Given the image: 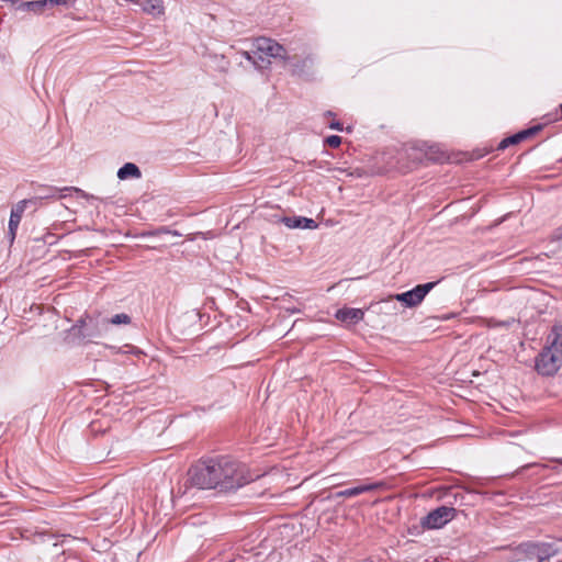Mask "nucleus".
Returning a JSON list of instances; mask_svg holds the SVG:
<instances>
[{
	"instance_id": "obj_1",
	"label": "nucleus",
	"mask_w": 562,
	"mask_h": 562,
	"mask_svg": "<svg viewBox=\"0 0 562 562\" xmlns=\"http://www.w3.org/2000/svg\"><path fill=\"white\" fill-rule=\"evenodd\" d=\"M188 475L192 486L220 492L236 491L254 480L245 464L231 456L203 458L189 469Z\"/></svg>"
},
{
	"instance_id": "obj_2",
	"label": "nucleus",
	"mask_w": 562,
	"mask_h": 562,
	"mask_svg": "<svg viewBox=\"0 0 562 562\" xmlns=\"http://www.w3.org/2000/svg\"><path fill=\"white\" fill-rule=\"evenodd\" d=\"M106 318L86 314L71 327L70 334L85 342H95L108 329Z\"/></svg>"
},
{
	"instance_id": "obj_3",
	"label": "nucleus",
	"mask_w": 562,
	"mask_h": 562,
	"mask_svg": "<svg viewBox=\"0 0 562 562\" xmlns=\"http://www.w3.org/2000/svg\"><path fill=\"white\" fill-rule=\"evenodd\" d=\"M557 553L552 543L528 541L515 548L514 558L517 562H543Z\"/></svg>"
},
{
	"instance_id": "obj_4",
	"label": "nucleus",
	"mask_w": 562,
	"mask_h": 562,
	"mask_svg": "<svg viewBox=\"0 0 562 562\" xmlns=\"http://www.w3.org/2000/svg\"><path fill=\"white\" fill-rule=\"evenodd\" d=\"M457 513L454 507L439 506L423 517L420 524L425 529H439L451 521Z\"/></svg>"
},
{
	"instance_id": "obj_5",
	"label": "nucleus",
	"mask_w": 562,
	"mask_h": 562,
	"mask_svg": "<svg viewBox=\"0 0 562 562\" xmlns=\"http://www.w3.org/2000/svg\"><path fill=\"white\" fill-rule=\"evenodd\" d=\"M562 366V357L547 346L536 358V370L539 374L550 376L558 372Z\"/></svg>"
},
{
	"instance_id": "obj_6",
	"label": "nucleus",
	"mask_w": 562,
	"mask_h": 562,
	"mask_svg": "<svg viewBox=\"0 0 562 562\" xmlns=\"http://www.w3.org/2000/svg\"><path fill=\"white\" fill-rule=\"evenodd\" d=\"M439 283V281L428 282L424 284H418L414 289L406 291L404 293H400L394 295L393 297L402 303H404L407 307H415L419 305L425 296Z\"/></svg>"
},
{
	"instance_id": "obj_7",
	"label": "nucleus",
	"mask_w": 562,
	"mask_h": 562,
	"mask_svg": "<svg viewBox=\"0 0 562 562\" xmlns=\"http://www.w3.org/2000/svg\"><path fill=\"white\" fill-rule=\"evenodd\" d=\"M256 48L258 49V53H262L268 58L281 59L282 61L289 59L286 49L271 38H258L256 41Z\"/></svg>"
},
{
	"instance_id": "obj_8",
	"label": "nucleus",
	"mask_w": 562,
	"mask_h": 562,
	"mask_svg": "<svg viewBox=\"0 0 562 562\" xmlns=\"http://www.w3.org/2000/svg\"><path fill=\"white\" fill-rule=\"evenodd\" d=\"M74 4V0H35V1H25L21 2L16 5V11L22 12H34L42 13L46 7L53 5H65L71 7Z\"/></svg>"
},
{
	"instance_id": "obj_9",
	"label": "nucleus",
	"mask_w": 562,
	"mask_h": 562,
	"mask_svg": "<svg viewBox=\"0 0 562 562\" xmlns=\"http://www.w3.org/2000/svg\"><path fill=\"white\" fill-rule=\"evenodd\" d=\"M29 202H32V200L24 199L22 201H19L11 210L7 234L10 245L14 243L16 231L19 228L23 213L27 204H30Z\"/></svg>"
},
{
	"instance_id": "obj_10",
	"label": "nucleus",
	"mask_w": 562,
	"mask_h": 562,
	"mask_svg": "<svg viewBox=\"0 0 562 562\" xmlns=\"http://www.w3.org/2000/svg\"><path fill=\"white\" fill-rule=\"evenodd\" d=\"M543 128V125L542 124H537V125H533L529 128H526V130H522V131H519L518 133L512 135V136H508L506 138H504L503 140L499 142L498 146H497V150H504L505 148L512 146V145H517L530 137H533L535 135H537L539 132H541Z\"/></svg>"
},
{
	"instance_id": "obj_11",
	"label": "nucleus",
	"mask_w": 562,
	"mask_h": 562,
	"mask_svg": "<svg viewBox=\"0 0 562 562\" xmlns=\"http://www.w3.org/2000/svg\"><path fill=\"white\" fill-rule=\"evenodd\" d=\"M68 190H75L77 192L80 191L77 188L58 189V188L52 187V186H38L35 189V195L30 199V200H32V202H29V203L36 206L37 203L41 202L42 200L58 199L59 198L58 193L60 191H68Z\"/></svg>"
},
{
	"instance_id": "obj_12",
	"label": "nucleus",
	"mask_w": 562,
	"mask_h": 562,
	"mask_svg": "<svg viewBox=\"0 0 562 562\" xmlns=\"http://www.w3.org/2000/svg\"><path fill=\"white\" fill-rule=\"evenodd\" d=\"M285 64H289L290 69L293 75L302 76L305 75L307 71V68L313 63L312 57L308 55L306 57H300L297 55L290 56L289 59L283 60Z\"/></svg>"
},
{
	"instance_id": "obj_13",
	"label": "nucleus",
	"mask_w": 562,
	"mask_h": 562,
	"mask_svg": "<svg viewBox=\"0 0 562 562\" xmlns=\"http://www.w3.org/2000/svg\"><path fill=\"white\" fill-rule=\"evenodd\" d=\"M384 486L383 482H376L371 484H362L359 486L346 488L335 494V497H355L366 492H371Z\"/></svg>"
},
{
	"instance_id": "obj_14",
	"label": "nucleus",
	"mask_w": 562,
	"mask_h": 562,
	"mask_svg": "<svg viewBox=\"0 0 562 562\" xmlns=\"http://www.w3.org/2000/svg\"><path fill=\"white\" fill-rule=\"evenodd\" d=\"M336 318L348 324H356L363 319L364 312L360 308L344 307L336 312Z\"/></svg>"
},
{
	"instance_id": "obj_15",
	"label": "nucleus",
	"mask_w": 562,
	"mask_h": 562,
	"mask_svg": "<svg viewBox=\"0 0 562 562\" xmlns=\"http://www.w3.org/2000/svg\"><path fill=\"white\" fill-rule=\"evenodd\" d=\"M547 347L562 357V325L552 328L547 338Z\"/></svg>"
},
{
	"instance_id": "obj_16",
	"label": "nucleus",
	"mask_w": 562,
	"mask_h": 562,
	"mask_svg": "<svg viewBox=\"0 0 562 562\" xmlns=\"http://www.w3.org/2000/svg\"><path fill=\"white\" fill-rule=\"evenodd\" d=\"M65 551L61 546L54 543L53 547L44 554L42 562H66Z\"/></svg>"
},
{
	"instance_id": "obj_17",
	"label": "nucleus",
	"mask_w": 562,
	"mask_h": 562,
	"mask_svg": "<svg viewBox=\"0 0 562 562\" xmlns=\"http://www.w3.org/2000/svg\"><path fill=\"white\" fill-rule=\"evenodd\" d=\"M142 172L139 168L133 162H126L117 171V178L125 180L128 178H139Z\"/></svg>"
},
{
	"instance_id": "obj_18",
	"label": "nucleus",
	"mask_w": 562,
	"mask_h": 562,
	"mask_svg": "<svg viewBox=\"0 0 562 562\" xmlns=\"http://www.w3.org/2000/svg\"><path fill=\"white\" fill-rule=\"evenodd\" d=\"M143 10L149 14H160L164 12L162 0H146Z\"/></svg>"
},
{
	"instance_id": "obj_19",
	"label": "nucleus",
	"mask_w": 562,
	"mask_h": 562,
	"mask_svg": "<svg viewBox=\"0 0 562 562\" xmlns=\"http://www.w3.org/2000/svg\"><path fill=\"white\" fill-rule=\"evenodd\" d=\"M162 234H170V235H173V236H181L182 235L178 231H172V229H170L167 226H161V227H158L157 229H154V231L144 232L142 234V236H158V235H162Z\"/></svg>"
},
{
	"instance_id": "obj_20",
	"label": "nucleus",
	"mask_w": 562,
	"mask_h": 562,
	"mask_svg": "<svg viewBox=\"0 0 562 562\" xmlns=\"http://www.w3.org/2000/svg\"><path fill=\"white\" fill-rule=\"evenodd\" d=\"M255 58H254V66L258 69H265L270 65V58L266 57L262 53H258V49L256 48V52H254Z\"/></svg>"
},
{
	"instance_id": "obj_21",
	"label": "nucleus",
	"mask_w": 562,
	"mask_h": 562,
	"mask_svg": "<svg viewBox=\"0 0 562 562\" xmlns=\"http://www.w3.org/2000/svg\"><path fill=\"white\" fill-rule=\"evenodd\" d=\"M281 222L289 228H302L303 217L302 216H284Z\"/></svg>"
},
{
	"instance_id": "obj_22",
	"label": "nucleus",
	"mask_w": 562,
	"mask_h": 562,
	"mask_svg": "<svg viewBox=\"0 0 562 562\" xmlns=\"http://www.w3.org/2000/svg\"><path fill=\"white\" fill-rule=\"evenodd\" d=\"M106 322H109V324H113V325H121V324L127 325L132 322V318L130 315H127L125 313H121V314L114 315L110 319H106Z\"/></svg>"
},
{
	"instance_id": "obj_23",
	"label": "nucleus",
	"mask_w": 562,
	"mask_h": 562,
	"mask_svg": "<svg viewBox=\"0 0 562 562\" xmlns=\"http://www.w3.org/2000/svg\"><path fill=\"white\" fill-rule=\"evenodd\" d=\"M341 144V137L338 135H330L325 139V145L336 148Z\"/></svg>"
},
{
	"instance_id": "obj_24",
	"label": "nucleus",
	"mask_w": 562,
	"mask_h": 562,
	"mask_svg": "<svg viewBox=\"0 0 562 562\" xmlns=\"http://www.w3.org/2000/svg\"><path fill=\"white\" fill-rule=\"evenodd\" d=\"M315 227H317V224L315 223L314 220L303 217L302 228H315Z\"/></svg>"
},
{
	"instance_id": "obj_25",
	"label": "nucleus",
	"mask_w": 562,
	"mask_h": 562,
	"mask_svg": "<svg viewBox=\"0 0 562 562\" xmlns=\"http://www.w3.org/2000/svg\"><path fill=\"white\" fill-rule=\"evenodd\" d=\"M328 127L331 128V130H336V131H342V124L339 121H336V120H333L328 124Z\"/></svg>"
},
{
	"instance_id": "obj_26",
	"label": "nucleus",
	"mask_w": 562,
	"mask_h": 562,
	"mask_svg": "<svg viewBox=\"0 0 562 562\" xmlns=\"http://www.w3.org/2000/svg\"><path fill=\"white\" fill-rule=\"evenodd\" d=\"M349 175L357 178H361L363 175H366V171L363 169L356 168L351 172H349Z\"/></svg>"
},
{
	"instance_id": "obj_27",
	"label": "nucleus",
	"mask_w": 562,
	"mask_h": 562,
	"mask_svg": "<svg viewBox=\"0 0 562 562\" xmlns=\"http://www.w3.org/2000/svg\"><path fill=\"white\" fill-rule=\"evenodd\" d=\"M241 55L249 61H251L254 64V58H255V54L252 53H249V52H241Z\"/></svg>"
},
{
	"instance_id": "obj_28",
	"label": "nucleus",
	"mask_w": 562,
	"mask_h": 562,
	"mask_svg": "<svg viewBox=\"0 0 562 562\" xmlns=\"http://www.w3.org/2000/svg\"><path fill=\"white\" fill-rule=\"evenodd\" d=\"M557 240L562 241V228L560 229L559 234L557 235Z\"/></svg>"
},
{
	"instance_id": "obj_29",
	"label": "nucleus",
	"mask_w": 562,
	"mask_h": 562,
	"mask_svg": "<svg viewBox=\"0 0 562 562\" xmlns=\"http://www.w3.org/2000/svg\"><path fill=\"white\" fill-rule=\"evenodd\" d=\"M552 462H557L562 465V458L560 459H551Z\"/></svg>"
},
{
	"instance_id": "obj_30",
	"label": "nucleus",
	"mask_w": 562,
	"mask_h": 562,
	"mask_svg": "<svg viewBox=\"0 0 562 562\" xmlns=\"http://www.w3.org/2000/svg\"><path fill=\"white\" fill-rule=\"evenodd\" d=\"M325 115H327V116H334V113H333L331 111H327V112L325 113Z\"/></svg>"
},
{
	"instance_id": "obj_31",
	"label": "nucleus",
	"mask_w": 562,
	"mask_h": 562,
	"mask_svg": "<svg viewBox=\"0 0 562 562\" xmlns=\"http://www.w3.org/2000/svg\"><path fill=\"white\" fill-rule=\"evenodd\" d=\"M542 468L549 469L550 467L548 464H541Z\"/></svg>"
}]
</instances>
